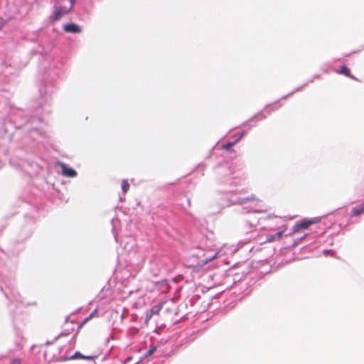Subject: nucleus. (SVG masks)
I'll list each match as a JSON object with an SVG mask.
<instances>
[{"label":"nucleus","instance_id":"obj_13","mask_svg":"<svg viewBox=\"0 0 364 364\" xmlns=\"http://www.w3.org/2000/svg\"><path fill=\"white\" fill-rule=\"evenodd\" d=\"M218 257V254H215L213 256L210 257H206L204 260V262H203V264H208V262H211L212 260L215 259V258H217Z\"/></svg>","mask_w":364,"mask_h":364},{"label":"nucleus","instance_id":"obj_16","mask_svg":"<svg viewBox=\"0 0 364 364\" xmlns=\"http://www.w3.org/2000/svg\"><path fill=\"white\" fill-rule=\"evenodd\" d=\"M21 360L20 358H15L14 360H12V361L11 362V364H21Z\"/></svg>","mask_w":364,"mask_h":364},{"label":"nucleus","instance_id":"obj_14","mask_svg":"<svg viewBox=\"0 0 364 364\" xmlns=\"http://www.w3.org/2000/svg\"><path fill=\"white\" fill-rule=\"evenodd\" d=\"M162 304H164L166 305V308H167L166 309H161V311L164 313V314H167L168 313L169 311H171V308H170L168 306V304L166 302H164Z\"/></svg>","mask_w":364,"mask_h":364},{"label":"nucleus","instance_id":"obj_11","mask_svg":"<svg viewBox=\"0 0 364 364\" xmlns=\"http://www.w3.org/2000/svg\"><path fill=\"white\" fill-rule=\"evenodd\" d=\"M97 312H98V310L97 309H95L92 313L88 316L82 322V323H85L86 322H87L89 320H90L92 318H93L94 316H97Z\"/></svg>","mask_w":364,"mask_h":364},{"label":"nucleus","instance_id":"obj_1","mask_svg":"<svg viewBox=\"0 0 364 364\" xmlns=\"http://www.w3.org/2000/svg\"><path fill=\"white\" fill-rule=\"evenodd\" d=\"M75 0H70V6L69 8L65 6H55L53 14L50 17L51 21L55 22L60 20L64 15L68 14L73 11Z\"/></svg>","mask_w":364,"mask_h":364},{"label":"nucleus","instance_id":"obj_10","mask_svg":"<svg viewBox=\"0 0 364 364\" xmlns=\"http://www.w3.org/2000/svg\"><path fill=\"white\" fill-rule=\"evenodd\" d=\"M235 144V142H229V143H227L225 144H223L222 146V149H226L228 151H233L232 149V146Z\"/></svg>","mask_w":364,"mask_h":364},{"label":"nucleus","instance_id":"obj_6","mask_svg":"<svg viewBox=\"0 0 364 364\" xmlns=\"http://www.w3.org/2000/svg\"><path fill=\"white\" fill-rule=\"evenodd\" d=\"M337 73L343 75L348 77H350L354 80H357V78L350 74V69L347 68L346 65H342L340 68V70L337 71Z\"/></svg>","mask_w":364,"mask_h":364},{"label":"nucleus","instance_id":"obj_4","mask_svg":"<svg viewBox=\"0 0 364 364\" xmlns=\"http://www.w3.org/2000/svg\"><path fill=\"white\" fill-rule=\"evenodd\" d=\"M59 165L62 169V173L67 177L73 178L77 176V172L72 168L68 167L65 164L60 162Z\"/></svg>","mask_w":364,"mask_h":364},{"label":"nucleus","instance_id":"obj_15","mask_svg":"<svg viewBox=\"0 0 364 364\" xmlns=\"http://www.w3.org/2000/svg\"><path fill=\"white\" fill-rule=\"evenodd\" d=\"M156 349V346H151L150 348V349L147 351L146 355L147 356L151 355L155 352Z\"/></svg>","mask_w":364,"mask_h":364},{"label":"nucleus","instance_id":"obj_12","mask_svg":"<svg viewBox=\"0 0 364 364\" xmlns=\"http://www.w3.org/2000/svg\"><path fill=\"white\" fill-rule=\"evenodd\" d=\"M363 212H364V209L362 207V205L360 207H359V208H354L353 210V213L354 215H358L363 213Z\"/></svg>","mask_w":364,"mask_h":364},{"label":"nucleus","instance_id":"obj_8","mask_svg":"<svg viewBox=\"0 0 364 364\" xmlns=\"http://www.w3.org/2000/svg\"><path fill=\"white\" fill-rule=\"evenodd\" d=\"M97 355H83L79 352H76L75 355L73 356L74 358H82L86 360H92L97 358Z\"/></svg>","mask_w":364,"mask_h":364},{"label":"nucleus","instance_id":"obj_7","mask_svg":"<svg viewBox=\"0 0 364 364\" xmlns=\"http://www.w3.org/2000/svg\"><path fill=\"white\" fill-rule=\"evenodd\" d=\"M283 235V231H279L275 235H268L267 237V242H272L276 240H281Z\"/></svg>","mask_w":364,"mask_h":364},{"label":"nucleus","instance_id":"obj_3","mask_svg":"<svg viewBox=\"0 0 364 364\" xmlns=\"http://www.w3.org/2000/svg\"><path fill=\"white\" fill-rule=\"evenodd\" d=\"M161 309H166L167 308H166V305L164 304L156 305L154 306L149 311L146 312L145 324L146 326H148L149 321H150L152 316L155 314H159L160 311H161Z\"/></svg>","mask_w":364,"mask_h":364},{"label":"nucleus","instance_id":"obj_2","mask_svg":"<svg viewBox=\"0 0 364 364\" xmlns=\"http://www.w3.org/2000/svg\"><path fill=\"white\" fill-rule=\"evenodd\" d=\"M320 222L319 218H314L311 219H303L295 223L293 227V232H298L302 230L308 229L311 225L316 224Z\"/></svg>","mask_w":364,"mask_h":364},{"label":"nucleus","instance_id":"obj_9","mask_svg":"<svg viewBox=\"0 0 364 364\" xmlns=\"http://www.w3.org/2000/svg\"><path fill=\"white\" fill-rule=\"evenodd\" d=\"M122 188L124 193H126L129 189V183L127 180L124 179L122 181Z\"/></svg>","mask_w":364,"mask_h":364},{"label":"nucleus","instance_id":"obj_5","mask_svg":"<svg viewBox=\"0 0 364 364\" xmlns=\"http://www.w3.org/2000/svg\"><path fill=\"white\" fill-rule=\"evenodd\" d=\"M63 30L70 33H79L82 31L81 28L75 23L65 24L63 26Z\"/></svg>","mask_w":364,"mask_h":364}]
</instances>
